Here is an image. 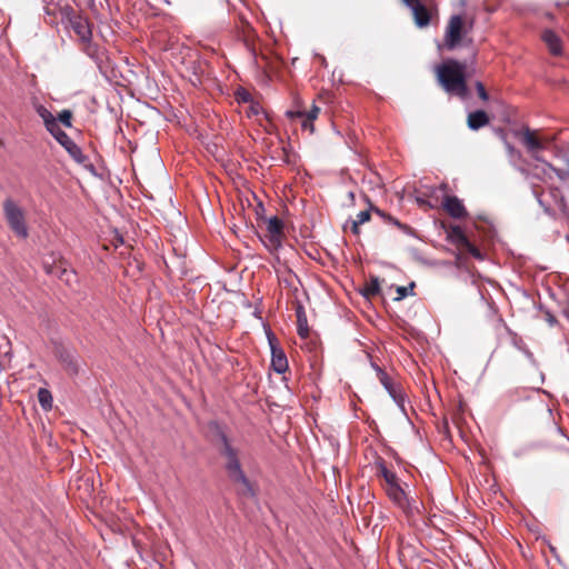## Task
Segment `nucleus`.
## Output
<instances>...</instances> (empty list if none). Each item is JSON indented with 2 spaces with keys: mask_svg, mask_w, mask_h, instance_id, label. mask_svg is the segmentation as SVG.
<instances>
[{
  "mask_svg": "<svg viewBox=\"0 0 569 569\" xmlns=\"http://www.w3.org/2000/svg\"><path fill=\"white\" fill-rule=\"evenodd\" d=\"M220 455L224 460V469L230 480L238 485V492L244 497H254V490L242 470L239 449L233 447L224 433L220 435Z\"/></svg>",
  "mask_w": 569,
  "mask_h": 569,
  "instance_id": "f257e3e1",
  "label": "nucleus"
},
{
  "mask_svg": "<svg viewBox=\"0 0 569 569\" xmlns=\"http://www.w3.org/2000/svg\"><path fill=\"white\" fill-rule=\"evenodd\" d=\"M465 73L466 63L453 59L437 67V78L445 91L462 99L468 96Z\"/></svg>",
  "mask_w": 569,
  "mask_h": 569,
  "instance_id": "f03ea898",
  "label": "nucleus"
},
{
  "mask_svg": "<svg viewBox=\"0 0 569 569\" xmlns=\"http://www.w3.org/2000/svg\"><path fill=\"white\" fill-rule=\"evenodd\" d=\"M2 209L6 222L14 236L20 239H27L29 236V228L27 224L24 209L11 198L3 200Z\"/></svg>",
  "mask_w": 569,
  "mask_h": 569,
  "instance_id": "7ed1b4c3",
  "label": "nucleus"
},
{
  "mask_svg": "<svg viewBox=\"0 0 569 569\" xmlns=\"http://www.w3.org/2000/svg\"><path fill=\"white\" fill-rule=\"evenodd\" d=\"M411 10L413 21L418 28L428 27L433 17L438 16V8L435 0H402Z\"/></svg>",
  "mask_w": 569,
  "mask_h": 569,
  "instance_id": "20e7f679",
  "label": "nucleus"
},
{
  "mask_svg": "<svg viewBox=\"0 0 569 569\" xmlns=\"http://www.w3.org/2000/svg\"><path fill=\"white\" fill-rule=\"evenodd\" d=\"M466 33L465 22L461 16L455 14L450 18L445 33V47L453 50L462 40Z\"/></svg>",
  "mask_w": 569,
  "mask_h": 569,
  "instance_id": "39448f33",
  "label": "nucleus"
},
{
  "mask_svg": "<svg viewBox=\"0 0 569 569\" xmlns=\"http://www.w3.org/2000/svg\"><path fill=\"white\" fill-rule=\"evenodd\" d=\"M267 338L271 349V367L277 373H284L288 370L287 356L279 347L278 340L272 331H267Z\"/></svg>",
  "mask_w": 569,
  "mask_h": 569,
  "instance_id": "423d86ee",
  "label": "nucleus"
},
{
  "mask_svg": "<svg viewBox=\"0 0 569 569\" xmlns=\"http://www.w3.org/2000/svg\"><path fill=\"white\" fill-rule=\"evenodd\" d=\"M51 134L66 149V151L76 162H86L87 157L82 153L80 147L61 128H58Z\"/></svg>",
  "mask_w": 569,
  "mask_h": 569,
  "instance_id": "0eeeda50",
  "label": "nucleus"
},
{
  "mask_svg": "<svg viewBox=\"0 0 569 569\" xmlns=\"http://www.w3.org/2000/svg\"><path fill=\"white\" fill-rule=\"evenodd\" d=\"M70 27L78 36L80 42L88 41L92 38V29L89 20L80 14H74L70 18Z\"/></svg>",
  "mask_w": 569,
  "mask_h": 569,
  "instance_id": "6e6552de",
  "label": "nucleus"
},
{
  "mask_svg": "<svg viewBox=\"0 0 569 569\" xmlns=\"http://www.w3.org/2000/svg\"><path fill=\"white\" fill-rule=\"evenodd\" d=\"M320 109L317 106H312V108L309 111H300V110H288L286 112L287 117L290 119L300 118L302 119V128L305 130H310V132L313 131V120L317 119L319 114Z\"/></svg>",
  "mask_w": 569,
  "mask_h": 569,
  "instance_id": "1a4fd4ad",
  "label": "nucleus"
},
{
  "mask_svg": "<svg viewBox=\"0 0 569 569\" xmlns=\"http://www.w3.org/2000/svg\"><path fill=\"white\" fill-rule=\"evenodd\" d=\"M443 207L452 218L461 219L467 216L465 206L457 197L447 196L443 200Z\"/></svg>",
  "mask_w": 569,
  "mask_h": 569,
  "instance_id": "9d476101",
  "label": "nucleus"
},
{
  "mask_svg": "<svg viewBox=\"0 0 569 569\" xmlns=\"http://www.w3.org/2000/svg\"><path fill=\"white\" fill-rule=\"evenodd\" d=\"M82 51L91 58L99 67H101L104 59V51L98 44L92 42V38L88 41H82Z\"/></svg>",
  "mask_w": 569,
  "mask_h": 569,
  "instance_id": "9b49d317",
  "label": "nucleus"
},
{
  "mask_svg": "<svg viewBox=\"0 0 569 569\" xmlns=\"http://www.w3.org/2000/svg\"><path fill=\"white\" fill-rule=\"evenodd\" d=\"M58 359L70 375L78 373V365L73 352L67 349L58 351Z\"/></svg>",
  "mask_w": 569,
  "mask_h": 569,
  "instance_id": "f8f14e48",
  "label": "nucleus"
},
{
  "mask_svg": "<svg viewBox=\"0 0 569 569\" xmlns=\"http://www.w3.org/2000/svg\"><path fill=\"white\" fill-rule=\"evenodd\" d=\"M467 123L470 130H479L489 123V117L483 110L472 111L468 114Z\"/></svg>",
  "mask_w": 569,
  "mask_h": 569,
  "instance_id": "ddd939ff",
  "label": "nucleus"
},
{
  "mask_svg": "<svg viewBox=\"0 0 569 569\" xmlns=\"http://www.w3.org/2000/svg\"><path fill=\"white\" fill-rule=\"evenodd\" d=\"M36 111L39 114V117L43 120L44 126L50 133L60 128L54 116L44 106H36Z\"/></svg>",
  "mask_w": 569,
  "mask_h": 569,
  "instance_id": "4468645a",
  "label": "nucleus"
},
{
  "mask_svg": "<svg viewBox=\"0 0 569 569\" xmlns=\"http://www.w3.org/2000/svg\"><path fill=\"white\" fill-rule=\"evenodd\" d=\"M542 40L547 44L550 53L558 56L561 53V40L552 30H545Z\"/></svg>",
  "mask_w": 569,
  "mask_h": 569,
  "instance_id": "2eb2a0df",
  "label": "nucleus"
},
{
  "mask_svg": "<svg viewBox=\"0 0 569 569\" xmlns=\"http://www.w3.org/2000/svg\"><path fill=\"white\" fill-rule=\"evenodd\" d=\"M386 492L389 497V499L399 507L400 505H403V501L408 498L405 490L400 487L399 482L396 485H392L390 487H386Z\"/></svg>",
  "mask_w": 569,
  "mask_h": 569,
  "instance_id": "dca6fc26",
  "label": "nucleus"
},
{
  "mask_svg": "<svg viewBox=\"0 0 569 569\" xmlns=\"http://www.w3.org/2000/svg\"><path fill=\"white\" fill-rule=\"evenodd\" d=\"M378 475L381 476L386 481V487L398 483V477L396 472L389 470L383 460L377 462Z\"/></svg>",
  "mask_w": 569,
  "mask_h": 569,
  "instance_id": "f3484780",
  "label": "nucleus"
},
{
  "mask_svg": "<svg viewBox=\"0 0 569 569\" xmlns=\"http://www.w3.org/2000/svg\"><path fill=\"white\" fill-rule=\"evenodd\" d=\"M522 142L526 144L530 152L543 149L542 143L535 137L530 129H525L522 132Z\"/></svg>",
  "mask_w": 569,
  "mask_h": 569,
  "instance_id": "a211bd4d",
  "label": "nucleus"
},
{
  "mask_svg": "<svg viewBox=\"0 0 569 569\" xmlns=\"http://www.w3.org/2000/svg\"><path fill=\"white\" fill-rule=\"evenodd\" d=\"M398 508H400L402 512L406 515V517L409 519H412L417 515H420V506L418 501L410 497H408L403 501V505H400Z\"/></svg>",
  "mask_w": 569,
  "mask_h": 569,
  "instance_id": "6ab92c4d",
  "label": "nucleus"
},
{
  "mask_svg": "<svg viewBox=\"0 0 569 569\" xmlns=\"http://www.w3.org/2000/svg\"><path fill=\"white\" fill-rule=\"evenodd\" d=\"M297 323H298V335L301 338H307L309 335V327L307 322L306 312L302 306H298L297 310Z\"/></svg>",
  "mask_w": 569,
  "mask_h": 569,
  "instance_id": "aec40b11",
  "label": "nucleus"
},
{
  "mask_svg": "<svg viewBox=\"0 0 569 569\" xmlns=\"http://www.w3.org/2000/svg\"><path fill=\"white\" fill-rule=\"evenodd\" d=\"M267 233L283 236V222L277 216L264 219Z\"/></svg>",
  "mask_w": 569,
  "mask_h": 569,
  "instance_id": "412c9836",
  "label": "nucleus"
},
{
  "mask_svg": "<svg viewBox=\"0 0 569 569\" xmlns=\"http://www.w3.org/2000/svg\"><path fill=\"white\" fill-rule=\"evenodd\" d=\"M282 236L267 233L262 238L264 247L270 251H277L281 247Z\"/></svg>",
  "mask_w": 569,
  "mask_h": 569,
  "instance_id": "4be33fe9",
  "label": "nucleus"
},
{
  "mask_svg": "<svg viewBox=\"0 0 569 569\" xmlns=\"http://www.w3.org/2000/svg\"><path fill=\"white\" fill-rule=\"evenodd\" d=\"M393 401L403 409L405 397L402 390L399 386H397L393 381L390 383V387L385 388Z\"/></svg>",
  "mask_w": 569,
  "mask_h": 569,
  "instance_id": "5701e85b",
  "label": "nucleus"
},
{
  "mask_svg": "<svg viewBox=\"0 0 569 569\" xmlns=\"http://www.w3.org/2000/svg\"><path fill=\"white\" fill-rule=\"evenodd\" d=\"M393 401L403 409L405 397L402 390L399 386H397L393 381L390 383V387L385 388Z\"/></svg>",
  "mask_w": 569,
  "mask_h": 569,
  "instance_id": "b1692460",
  "label": "nucleus"
},
{
  "mask_svg": "<svg viewBox=\"0 0 569 569\" xmlns=\"http://www.w3.org/2000/svg\"><path fill=\"white\" fill-rule=\"evenodd\" d=\"M371 368L375 370L377 378L383 388L390 387V383L393 381L391 377L373 361L371 362Z\"/></svg>",
  "mask_w": 569,
  "mask_h": 569,
  "instance_id": "393cba45",
  "label": "nucleus"
},
{
  "mask_svg": "<svg viewBox=\"0 0 569 569\" xmlns=\"http://www.w3.org/2000/svg\"><path fill=\"white\" fill-rule=\"evenodd\" d=\"M370 220V211L363 210L357 214V218L352 220L351 230L355 234H359V227Z\"/></svg>",
  "mask_w": 569,
  "mask_h": 569,
  "instance_id": "a878e982",
  "label": "nucleus"
},
{
  "mask_svg": "<svg viewBox=\"0 0 569 569\" xmlns=\"http://www.w3.org/2000/svg\"><path fill=\"white\" fill-rule=\"evenodd\" d=\"M38 399L43 409L51 408L52 397H51V393L47 389L39 390Z\"/></svg>",
  "mask_w": 569,
  "mask_h": 569,
  "instance_id": "bb28decb",
  "label": "nucleus"
},
{
  "mask_svg": "<svg viewBox=\"0 0 569 569\" xmlns=\"http://www.w3.org/2000/svg\"><path fill=\"white\" fill-rule=\"evenodd\" d=\"M545 164L548 167L549 170L553 171L560 180L566 181L569 179V160L568 170L557 169L548 162H545Z\"/></svg>",
  "mask_w": 569,
  "mask_h": 569,
  "instance_id": "cd10ccee",
  "label": "nucleus"
},
{
  "mask_svg": "<svg viewBox=\"0 0 569 569\" xmlns=\"http://www.w3.org/2000/svg\"><path fill=\"white\" fill-rule=\"evenodd\" d=\"M413 283H411L409 287H398L397 288V298L396 300H402L403 298H406L407 296H409L410 293H412V290H413Z\"/></svg>",
  "mask_w": 569,
  "mask_h": 569,
  "instance_id": "c85d7f7f",
  "label": "nucleus"
},
{
  "mask_svg": "<svg viewBox=\"0 0 569 569\" xmlns=\"http://www.w3.org/2000/svg\"><path fill=\"white\" fill-rule=\"evenodd\" d=\"M71 118L72 113L69 110H62L58 116L59 121L66 127H71Z\"/></svg>",
  "mask_w": 569,
  "mask_h": 569,
  "instance_id": "c756f323",
  "label": "nucleus"
},
{
  "mask_svg": "<svg viewBox=\"0 0 569 569\" xmlns=\"http://www.w3.org/2000/svg\"><path fill=\"white\" fill-rule=\"evenodd\" d=\"M476 89H477L479 98L482 101H488L489 100V94H488V92H487V90H486V88H485L482 82L477 81L476 82Z\"/></svg>",
  "mask_w": 569,
  "mask_h": 569,
  "instance_id": "7c9ffc66",
  "label": "nucleus"
},
{
  "mask_svg": "<svg viewBox=\"0 0 569 569\" xmlns=\"http://www.w3.org/2000/svg\"><path fill=\"white\" fill-rule=\"evenodd\" d=\"M379 290L378 280L376 279L373 283L367 288L366 295H375Z\"/></svg>",
  "mask_w": 569,
  "mask_h": 569,
  "instance_id": "2f4dec72",
  "label": "nucleus"
},
{
  "mask_svg": "<svg viewBox=\"0 0 569 569\" xmlns=\"http://www.w3.org/2000/svg\"><path fill=\"white\" fill-rule=\"evenodd\" d=\"M452 232L457 236V238H458L459 240H461V241H462V242H465V243H468L467 238L465 237V234L462 233V231H461L459 228H455V229L452 230Z\"/></svg>",
  "mask_w": 569,
  "mask_h": 569,
  "instance_id": "473e14b6",
  "label": "nucleus"
},
{
  "mask_svg": "<svg viewBox=\"0 0 569 569\" xmlns=\"http://www.w3.org/2000/svg\"><path fill=\"white\" fill-rule=\"evenodd\" d=\"M560 208L563 212L568 211L567 204L565 203L563 198L560 199Z\"/></svg>",
  "mask_w": 569,
  "mask_h": 569,
  "instance_id": "72a5a7b5",
  "label": "nucleus"
},
{
  "mask_svg": "<svg viewBox=\"0 0 569 569\" xmlns=\"http://www.w3.org/2000/svg\"><path fill=\"white\" fill-rule=\"evenodd\" d=\"M62 274L66 276V280L67 281H70V277H73L74 274L72 272H68L67 270H63L62 271Z\"/></svg>",
  "mask_w": 569,
  "mask_h": 569,
  "instance_id": "f704fd0d",
  "label": "nucleus"
},
{
  "mask_svg": "<svg viewBox=\"0 0 569 569\" xmlns=\"http://www.w3.org/2000/svg\"><path fill=\"white\" fill-rule=\"evenodd\" d=\"M470 252H471V253H472V256H475L476 258H480V257H481V256H480V253H479V251H478L477 249H475V248H472V249L470 250Z\"/></svg>",
  "mask_w": 569,
  "mask_h": 569,
  "instance_id": "c9c22d12",
  "label": "nucleus"
},
{
  "mask_svg": "<svg viewBox=\"0 0 569 569\" xmlns=\"http://www.w3.org/2000/svg\"><path fill=\"white\" fill-rule=\"evenodd\" d=\"M348 197L350 198V200H351V201H353V200H355V193H353L352 191H350V192L348 193Z\"/></svg>",
  "mask_w": 569,
  "mask_h": 569,
  "instance_id": "e433bc0d",
  "label": "nucleus"
},
{
  "mask_svg": "<svg viewBox=\"0 0 569 569\" xmlns=\"http://www.w3.org/2000/svg\"><path fill=\"white\" fill-rule=\"evenodd\" d=\"M441 188L443 189V191H446L447 189V186L446 184H442Z\"/></svg>",
  "mask_w": 569,
  "mask_h": 569,
  "instance_id": "4c0bfd02",
  "label": "nucleus"
},
{
  "mask_svg": "<svg viewBox=\"0 0 569 569\" xmlns=\"http://www.w3.org/2000/svg\"><path fill=\"white\" fill-rule=\"evenodd\" d=\"M533 158H535L536 160H540V158H539L538 156H536V154H533Z\"/></svg>",
  "mask_w": 569,
  "mask_h": 569,
  "instance_id": "58836bf2",
  "label": "nucleus"
}]
</instances>
